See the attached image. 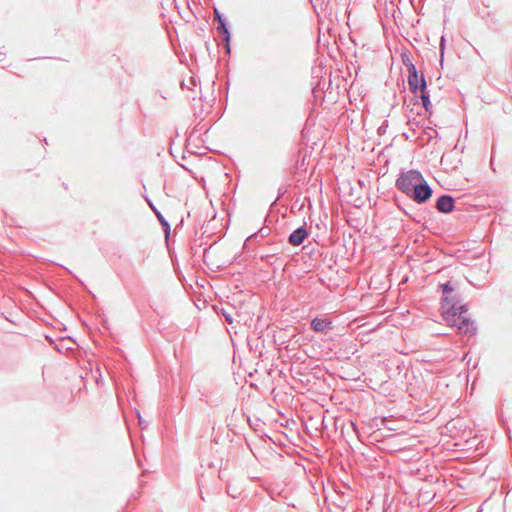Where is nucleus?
I'll list each match as a JSON object with an SVG mask.
<instances>
[{
	"label": "nucleus",
	"mask_w": 512,
	"mask_h": 512,
	"mask_svg": "<svg viewBox=\"0 0 512 512\" xmlns=\"http://www.w3.org/2000/svg\"><path fill=\"white\" fill-rule=\"evenodd\" d=\"M441 292L440 304L442 317L448 326L464 336L473 337L477 334L475 321L468 313V305L463 302L461 294L456 290V285L449 280L438 285Z\"/></svg>",
	"instance_id": "f257e3e1"
},
{
	"label": "nucleus",
	"mask_w": 512,
	"mask_h": 512,
	"mask_svg": "<svg viewBox=\"0 0 512 512\" xmlns=\"http://www.w3.org/2000/svg\"><path fill=\"white\" fill-rule=\"evenodd\" d=\"M395 187L419 205L427 203L434 192L423 174L417 169H401L395 181Z\"/></svg>",
	"instance_id": "f03ea898"
},
{
	"label": "nucleus",
	"mask_w": 512,
	"mask_h": 512,
	"mask_svg": "<svg viewBox=\"0 0 512 512\" xmlns=\"http://www.w3.org/2000/svg\"><path fill=\"white\" fill-rule=\"evenodd\" d=\"M407 82L409 86V91L414 95V97H419L418 93L422 94L428 88L423 73H413L411 75H408Z\"/></svg>",
	"instance_id": "7ed1b4c3"
},
{
	"label": "nucleus",
	"mask_w": 512,
	"mask_h": 512,
	"mask_svg": "<svg viewBox=\"0 0 512 512\" xmlns=\"http://www.w3.org/2000/svg\"><path fill=\"white\" fill-rule=\"evenodd\" d=\"M435 208L441 214H450L455 210V199L450 194H442L435 201Z\"/></svg>",
	"instance_id": "20e7f679"
},
{
	"label": "nucleus",
	"mask_w": 512,
	"mask_h": 512,
	"mask_svg": "<svg viewBox=\"0 0 512 512\" xmlns=\"http://www.w3.org/2000/svg\"><path fill=\"white\" fill-rule=\"evenodd\" d=\"M216 30L219 34V36L221 37V40L224 44V48H225V52L226 54H230L231 53V38H232V35H231V30H230V26H229V23H228V20L227 21H222L220 23L217 24L216 26Z\"/></svg>",
	"instance_id": "39448f33"
},
{
	"label": "nucleus",
	"mask_w": 512,
	"mask_h": 512,
	"mask_svg": "<svg viewBox=\"0 0 512 512\" xmlns=\"http://www.w3.org/2000/svg\"><path fill=\"white\" fill-rule=\"evenodd\" d=\"M144 199L147 202V204L149 205V207L151 208V210L153 211V213L155 214V216L157 217V219L161 225V228L165 234V238L168 239L170 236V232H171L170 223L165 219L163 214L158 210V208L154 205V203L148 196L145 195Z\"/></svg>",
	"instance_id": "423d86ee"
},
{
	"label": "nucleus",
	"mask_w": 512,
	"mask_h": 512,
	"mask_svg": "<svg viewBox=\"0 0 512 512\" xmlns=\"http://www.w3.org/2000/svg\"><path fill=\"white\" fill-rule=\"evenodd\" d=\"M308 236H309L308 228L306 227V225H302L290 233V235L288 237V242L292 246H299L305 241V239Z\"/></svg>",
	"instance_id": "0eeeda50"
},
{
	"label": "nucleus",
	"mask_w": 512,
	"mask_h": 512,
	"mask_svg": "<svg viewBox=\"0 0 512 512\" xmlns=\"http://www.w3.org/2000/svg\"><path fill=\"white\" fill-rule=\"evenodd\" d=\"M310 328L314 332L323 333L333 329L332 321L329 318L314 317L310 322Z\"/></svg>",
	"instance_id": "6e6552de"
},
{
	"label": "nucleus",
	"mask_w": 512,
	"mask_h": 512,
	"mask_svg": "<svg viewBox=\"0 0 512 512\" xmlns=\"http://www.w3.org/2000/svg\"><path fill=\"white\" fill-rule=\"evenodd\" d=\"M438 136H439V134L434 128H432L430 126H426L423 129L421 135L416 139V142H417L418 146L424 147V146L428 145L433 138L438 137Z\"/></svg>",
	"instance_id": "1a4fd4ad"
},
{
	"label": "nucleus",
	"mask_w": 512,
	"mask_h": 512,
	"mask_svg": "<svg viewBox=\"0 0 512 512\" xmlns=\"http://www.w3.org/2000/svg\"><path fill=\"white\" fill-rule=\"evenodd\" d=\"M411 103H413L414 105H418V104H422L423 105V108L425 109V111L431 115L432 114V102L430 100V93L428 91V89L423 92L422 94L419 95V97H413L411 99Z\"/></svg>",
	"instance_id": "9d476101"
},
{
	"label": "nucleus",
	"mask_w": 512,
	"mask_h": 512,
	"mask_svg": "<svg viewBox=\"0 0 512 512\" xmlns=\"http://www.w3.org/2000/svg\"><path fill=\"white\" fill-rule=\"evenodd\" d=\"M401 59H402V63L404 64V66L406 67V69L408 71V75H411L413 73L414 74L419 73L416 65L412 62L411 58L409 57V55L407 54L406 51L401 53Z\"/></svg>",
	"instance_id": "9b49d317"
},
{
	"label": "nucleus",
	"mask_w": 512,
	"mask_h": 512,
	"mask_svg": "<svg viewBox=\"0 0 512 512\" xmlns=\"http://www.w3.org/2000/svg\"><path fill=\"white\" fill-rule=\"evenodd\" d=\"M217 313L221 315L227 323L231 324L233 322L231 313L227 312L224 308H217Z\"/></svg>",
	"instance_id": "f8f14e48"
},
{
	"label": "nucleus",
	"mask_w": 512,
	"mask_h": 512,
	"mask_svg": "<svg viewBox=\"0 0 512 512\" xmlns=\"http://www.w3.org/2000/svg\"><path fill=\"white\" fill-rule=\"evenodd\" d=\"M268 234H269V229L268 228H261V229L258 230V232L250 235L249 239L254 238V237L256 238L258 236H261L262 238H264V237L268 236Z\"/></svg>",
	"instance_id": "ddd939ff"
},
{
	"label": "nucleus",
	"mask_w": 512,
	"mask_h": 512,
	"mask_svg": "<svg viewBox=\"0 0 512 512\" xmlns=\"http://www.w3.org/2000/svg\"><path fill=\"white\" fill-rule=\"evenodd\" d=\"M214 21L218 24L222 21H227V18L219 10L215 9Z\"/></svg>",
	"instance_id": "4468645a"
},
{
	"label": "nucleus",
	"mask_w": 512,
	"mask_h": 512,
	"mask_svg": "<svg viewBox=\"0 0 512 512\" xmlns=\"http://www.w3.org/2000/svg\"><path fill=\"white\" fill-rule=\"evenodd\" d=\"M445 43H446L445 37L442 36L441 39H440V44H439V53H440V60L441 61H443V58H444Z\"/></svg>",
	"instance_id": "2eb2a0df"
},
{
	"label": "nucleus",
	"mask_w": 512,
	"mask_h": 512,
	"mask_svg": "<svg viewBox=\"0 0 512 512\" xmlns=\"http://www.w3.org/2000/svg\"><path fill=\"white\" fill-rule=\"evenodd\" d=\"M388 128V120H384L383 123L378 127L377 133L379 136H382L386 133Z\"/></svg>",
	"instance_id": "dca6fc26"
},
{
	"label": "nucleus",
	"mask_w": 512,
	"mask_h": 512,
	"mask_svg": "<svg viewBox=\"0 0 512 512\" xmlns=\"http://www.w3.org/2000/svg\"><path fill=\"white\" fill-rule=\"evenodd\" d=\"M409 125H410V128L411 130L415 133L416 132V128H420V127H423L422 125H420V122L419 121H416L415 119L413 120H410L409 119Z\"/></svg>",
	"instance_id": "f3484780"
},
{
	"label": "nucleus",
	"mask_w": 512,
	"mask_h": 512,
	"mask_svg": "<svg viewBox=\"0 0 512 512\" xmlns=\"http://www.w3.org/2000/svg\"><path fill=\"white\" fill-rule=\"evenodd\" d=\"M203 126H201L200 123H198L194 128L193 130L191 131V134H190V137H192L193 135H195L196 133H200L202 130H203Z\"/></svg>",
	"instance_id": "a211bd4d"
},
{
	"label": "nucleus",
	"mask_w": 512,
	"mask_h": 512,
	"mask_svg": "<svg viewBox=\"0 0 512 512\" xmlns=\"http://www.w3.org/2000/svg\"><path fill=\"white\" fill-rule=\"evenodd\" d=\"M287 191H288L287 188L280 187L278 189V195H277L276 201L279 200L280 198H282L287 193Z\"/></svg>",
	"instance_id": "6ab92c4d"
},
{
	"label": "nucleus",
	"mask_w": 512,
	"mask_h": 512,
	"mask_svg": "<svg viewBox=\"0 0 512 512\" xmlns=\"http://www.w3.org/2000/svg\"><path fill=\"white\" fill-rule=\"evenodd\" d=\"M54 349L60 353H62L64 350H66L67 348H64L63 345H59V344H55L54 345Z\"/></svg>",
	"instance_id": "aec40b11"
},
{
	"label": "nucleus",
	"mask_w": 512,
	"mask_h": 512,
	"mask_svg": "<svg viewBox=\"0 0 512 512\" xmlns=\"http://www.w3.org/2000/svg\"><path fill=\"white\" fill-rule=\"evenodd\" d=\"M273 256H274V254H266V255H262V256H261V259H262L263 261H267V262H268V260H269L270 258H272Z\"/></svg>",
	"instance_id": "412c9836"
},
{
	"label": "nucleus",
	"mask_w": 512,
	"mask_h": 512,
	"mask_svg": "<svg viewBox=\"0 0 512 512\" xmlns=\"http://www.w3.org/2000/svg\"><path fill=\"white\" fill-rule=\"evenodd\" d=\"M225 89H226L225 100L227 101V99H228V91H229V80L226 83V88Z\"/></svg>",
	"instance_id": "4be33fe9"
},
{
	"label": "nucleus",
	"mask_w": 512,
	"mask_h": 512,
	"mask_svg": "<svg viewBox=\"0 0 512 512\" xmlns=\"http://www.w3.org/2000/svg\"><path fill=\"white\" fill-rule=\"evenodd\" d=\"M399 209H401V210L404 212V214H405L406 216H408L409 218H412V216L410 215V213H409L408 211H406L405 209H403L401 206H399Z\"/></svg>",
	"instance_id": "5701e85b"
},
{
	"label": "nucleus",
	"mask_w": 512,
	"mask_h": 512,
	"mask_svg": "<svg viewBox=\"0 0 512 512\" xmlns=\"http://www.w3.org/2000/svg\"><path fill=\"white\" fill-rule=\"evenodd\" d=\"M402 136L406 139V140H409L410 139V135L408 133H403Z\"/></svg>",
	"instance_id": "b1692460"
}]
</instances>
